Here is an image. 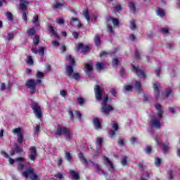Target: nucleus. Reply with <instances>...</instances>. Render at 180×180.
Masks as SVG:
<instances>
[{"label": "nucleus", "instance_id": "16", "mask_svg": "<svg viewBox=\"0 0 180 180\" xmlns=\"http://www.w3.org/2000/svg\"><path fill=\"white\" fill-rule=\"evenodd\" d=\"M63 136L67 141H70V140H72L74 137V133L72 132V131L70 130L68 128Z\"/></svg>", "mask_w": 180, "mask_h": 180}, {"label": "nucleus", "instance_id": "31", "mask_svg": "<svg viewBox=\"0 0 180 180\" xmlns=\"http://www.w3.org/2000/svg\"><path fill=\"white\" fill-rule=\"evenodd\" d=\"M103 143V141H102V138H97L96 141V144L97 146V147L101 148L102 147V143Z\"/></svg>", "mask_w": 180, "mask_h": 180}, {"label": "nucleus", "instance_id": "4", "mask_svg": "<svg viewBox=\"0 0 180 180\" xmlns=\"http://www.w3.org/2000/svg\"><path fill=\"white\" fill-rule=\"evenodd\" d=\"M22 176L24 178H30L31 180H37L39 179V176L35 174L34 171L32 168H28L25 172L22 173Z\"/></svg>", "mask_w": 180, "mask_h": 180}, {"label": "nucleus", "instance_id": "63", "mask_svg": "<svg viewBox=\"0 0 180 180\" xmlns=\"http://www.w3.org/2000/svg\"><path fill=\"white\" fill-rule=\"evenodd\" d=\"M25 168V165L18 163V170L22 171Z\"/></svg>", "mask_w": 180, "mask_h": 180}, {"label": "nucleus", "instance_id": "39", "mask_svg": "<svg viewBox=\"0 0 180 180\" xmlns=\"http://www.w3.org/2000/svg\"><path fill=\"white\" fill-rule=\"evenodd\" d=\"M6 16L7 19H8L9 20H13V15H12V13L7 12L6 13Z\"/></svg>", "mask_w": 180, "mask_h": 180}, {"label": "nucleus", "instance_id": "50", "mask_svg": "<svg viewBox=\"0 0 180 180\" xmlns=\"http://www.w3.org/2000/svg\"><path fill=\"white\" fill-rule=\"evenodd\" d=\"M161 32L165 35H167V34H168L169 33V30L167 28H162L161 29Z\"/></svg>", "mask_w": 180, "mask_h": 180}, {"label": "nucleus", "instance_id": "8", "mask_svg": "<svg viewBox=\"0 0 180 180\" xmlns=\"http://www.w3.org/2000/svg\"><path fill=\"white\" fill-rule=\"evenodd\" d=\"M94 92L96 96V99L97 101H101L102 99V96L103 95V87L102 86L96 85L94 88Z\"/></svg>", "mask_w": 180, "mask_h": 180}, {"label": "nucleus", "instance_id": "48", "mask_svg": "<svg viewBox=\"0 0 180 180\" xmlns=\"http://www.w3.org/2000/svg\"><path fill=\"white\" fill-rule=\"evenodd\" d=\"M38 53H39V56H41V57H43V56H44V48L40 47Z\"/></svg>", "mask_w": 180, "mask_h": 180}, {"label": "nucleus", "instance_id": "2", "mask_svg": "<svg viewBox=\"0 0 180 180\" xmlns=\"http://www.w3.org/2000/svg\"><path fill=\"white\" fill-rule=\"evenodd\" d=\"M66 60H67V61H69L70 65L66 66L65 74L69 78H71L72 77V74L74 72V69L72 68V67H74V65H75V60H74V58H72V56H71V55H68L66 56Z\"/></svg>", "mask_w": 180, "mask_h": 180}, {"label": "nucleus", "instance_id": "38", "mask_svg": "<svg viewBox=\"0 0 180 180\" xmlns=\"http://www.w3.org/2000/svg\"><path fill=\"white\" fill-rule=\"evenodd\" d=\"M15 35L13 33H8L7 35L6 36V40H12Z\"/></svg>", "mask_w": 180, "mask_h": 180}, {"label": "nucleus", "instance_id": "24", "mask_svg": "<svg viewBox=\"0 0 180 180\" xmlns=\"http://www.w3.org/2000/svg\"><path fill=\"white\" fill-rule=\"evenodd\" d=\"M65 160H67L68 162H71V161H72V156L71 155V153H70V151L68 150H65Z\"/></svg>", "mask_w": 180, "mask_h": 180}, {"label": "nucleus", "instance_id": "49", "mask_svg": "<svg viewBox=\"0 0 180 180\" xmlns=\"http://www.w3.org/2000/svg\"><path fill=\"white\" fill-rule=\"evenodd\" d=\"M39 36L36 35L33 39V43L34 44L37 45L39 44Z\"/></svg>", "mask_w": 180, "mask_h": 180}, {"label": "nucleus", "instance_id": "19", "mask_svg": "<svg viewBox=\"0 0 180 180\" xmlns=\"http://www.w3.org/2000/svg\"><path fill=\"white\" fill-rule=\"evenodd\" d=\"M32 23L36 26V27H39L40 26V20H39V15H35L32 18Z\"/></svg>", "mask_w": 180, "mask_h": 180}, {"label": "nucleus", "instance_id": "28", "mask_svg": "<svg viewBox=\"0 0 180 180\" xmlns=\"http://www.w3.org/2000/svg\"><path fill=\"white\" fill-rule=\"evenodd\" d=\"M94 43L97 47L101 46V37H99L98 35L94 37Z\"/></svg>", "mask_w": 180, "mask_h": 180}, {"label": "nucleus", "instance_id": "51", "mask_svg": "<svg viewBox=\"0 0 180 180\" xmlns=\"http://www.w3.org/2000/svg\"><path fill=\"white\" fill-rule=\"evenodd\" d=\"M63 174L61 173H57L56 174H55V177L59 180L63 179Z\"/></svg>", "mask_w": 180, "mask_h": 180}, {"label": "nucleus", "instance_id": "21", "mask_svg": "<svg viewBox=\"0 0 180 180\" xmlns=\"http://www.w3.org/2000/svg\"><path fill=\"white\" fill-rule=\"evenodd\" d=\"M93 123H94V126L95 129H101V121H99V119L94 118L93 120Z\"/></svg>", "mask_w": 180, "mask_h": 180}, {"label": "nucleus", "instance_id": "13", "mask_svg": "<svg viewBox=\"0 0 180 180\" xmlns=\"http://www.w3.org/2000/svg\"><path fill=\"white\" fill-rule=\"evenodd\" d=\"M36 157H37V150L36 147L32 146L30 148V154L28 155V158L31 161H34L36 160Z\"/></svg>", "mask_w": 180, "mask_h": 180}, {"label": "nucleus", "instance_id": "7", "mask_svg": "<svg viewBox=\"0 0 180 180\" xmlns=\"http://www.w3.org/2000/svg\"><path fill=\"white\" fill-rule=\"evenodd\" d=\"M12 133L14 134V136H17L18 142L20 144H22V143H23V132L22 131V128H15L12 130Z\"/></svg>", "mask_w": 180, "mask_h": 180}, {"label": "nucleus", "instance_id": "64", "mask_svg": "<svg viewBox=\"0 0 180 180\" xmlns=\"http://www.w3.org/2000/svg\"><path fill=\"white\" fill-rule=\"evenodd\" d=\"M72 36H73L74 39H78V36H79L78 32H72Z\"/></svg>", "mask_w": 180, "mask_h": 180}, {"label": "nucleus", "instance_id": "20", "mask_svg": "<svg viewBox=\"0 0 180 180\" xmlns=\"http://www.w3.org/2000/svg\"><path fill=\"white\" fill-rule=\"evenodd\" d=\"M50 33L53 34L56 37V39H60V36H58V34H57V32H56V30H54V27L51 25L49 26Z\"/></svg>", "mask_w": 180, "mask_h": 180}, {"label": "nucleus", "instance_id": "22", "mask_svg": "<svg viewBox=\"0 0 180 180\" xmlns=\"http://www.w3.org/2000/svg\"><path fill=\"white\" fill-rule=\"evenodd\" d=\"M94 68V65L92 63H88L85 65V72L89 74V72H91Z\"/></svg>", "mask_w": 180, "mask_h": 180}, {"label": "nucleus", "instance_id": "60", "mask_svg": "<svg viewBox=\"0 0 180 180\" xmlns=\"http://www.w3.org/2000/svg\"><path fill=\"white\" fill-rule=\"evenodd\" d=\"M66 49H67V48L65 47V45H64V44L60 45L61 53H64V51H65Z\"/></svg>", "mask_w": 180, "mask_h": 180}, {"label": "nucleus", "instance_id": "11", "mask_svg": "<svg viewBox=\"0 0 180 180\" xmlns=\"http://www.w3.org/2000/svg\"><path fill=\"white\" fill-rule=\"evenodd\" d=\"M132 67V71L139 77V78H146L147 75L145 74V72L140 69L139 67H136L134 64L131 65Z\"/></svg>", "mask_w": 180, "mask_h": 180}, {"label": "nucleus", "instance_id": "27", "mask_svg": "<svg viewBox=\"0 0 180 180\" xmlns=\"http://www.w3.org/2000/svg\"><path fill=\"white\" fill-rule=\"evenodd\" d=\"M108 22H112L114 26H117L119 25V20H117V18H113L112 17H110L108 19Z\"/></svg>", "mask_w": 180, "mask_h": 180}, {"label": "nucleus", "instance_id": "35", "mask_svg": "<svg viewBox=\"0 0 180 180\" xmlns=\"http://www.w3.org/2000/svg\"><path fill=\"white\" fill-rule=\"evenodd\" d=\"M131 89H133V86L131 85H126L124 86V92H130L131 91Z\"/></svg>", "mask_w": 180, "mask_h": 180}, {"label": "nucleus", "instance_id": "53", "mask_svg": "<svg viewBox=\"0 0 180 180\" xmlns=\"http://www.w3.org/2000/svg\"><path fill=\"white\" fill-rule=\"evenodd\" d=\"M60 95L61 96H63V98H65V96H67V91H65V90H61V91H60Z\"/></svg>", "mask_w": 180, "mask_h": 180}, {"label": "nucleus", "instance_id": "14", "mask_svg": "<svg viewBox=\"0 0 180 180\" xmlns=\"http://www.w3.org/2000/svg\"><path fill=\"white\" fill-rule=\"evenodd\" d=\"M103 158L105 161V165L108 167L109 171H110V172H115V165L113 162L107 157H104Z\"/></svg>", "mask_w": 180, "mask_h": 180}, {"label": "nucleus", "instance_id": "15", "mask_svg": "<svg viewBox=\"0 0 180 180\" xmlns=\"http://www.w3.org/2000/svg\"><path fill=\"white\" fill-rule=\"evenodd\" d=\"M68 128L65 127H63V126H58L57 129H56V136H59V137H61V136H64V134H65V131H67V129Z\"/></svg>", "mask_w": 180, "mask_h": 180}, {"label": "nucleus", "instance_id": "52", "mask_svg": "<svg viewBox=\"0 0 180 180\" xmlns=\"http://www.w3.org/2000/svg\"><path fill=\"white\" fill-rule=\"evenodd\" d=\"M112 127V129H115V131H117V130H119V125L117 124V123H113Z\"/></svg>", "mask_w": 180, "mask_h": 180}, {"label": "nucleus", "instance_id": "36", "mask_svg": "<svg viewBox=\"0 0 180 180\" xmlns=\"http://www.w3.org/2000/svg\"><path fill=\"white\" fill-rule=\"evenodd\" d=\"M27 64H28V65H33V58H32V56H27Z\"/></svg>", "mask_w": 180, "mask_h": 180}, {"label": "nucleus", "instance_id": "47", "mask_svg": "<svg viewBox=\"0 0 180 180\" xmlns=\"http://www.w3.org/2000/svg\"><path fill=\"white\" fill-rule=\"evenodd\" d=\"M160 165H161V159L158 158H155V165H156V167H160Z\"/></svg>", "mask_w": 180, "mask_h": 180}, {"label": "nucleus", "instance_id": "55", "mask_svg": "<svg viewBox=\"0 0 180 180\" xmlns=\"http://www.w3.org/2000/svg\"><path fill=\"white\" fill-rule=\"evenodd\" d=\"M109 136H110V137L113 139V137H115V136H116V132L113 130H111L109 133Z\"/></svg>", "mask_w": 180, "mask_h": 180}, {"label": "nucleus", "instance_id": "44", "mask_svg": "<svg viewBox=\"0 0 180 180\" xmlns=\"http://www.w3.org/2000/svg\"><path fill=\"white\" fill-rule=\"evenodd\" d=\"M35 134H39V131H40V124H37L34 128Z\"/></svg>", "mask_w": 180, "mask_h": 180}, {"label": "nucleus", "instance_id": "62", "mask_svg": "<svg viewBox=\"0 0 180 180\" xmlns=\"http://www.w3.org/2000/svg\"><path fill=\"white\" fill-rule=\"evenodd\" d=\"M108 30L110 33H113V28L109 24H108Z\"/></svg>", "mask_w": 180, "mask_h": 180}, {"label": "nucleus", "instance_id": "9", "mask_svg": "<svg viewBox=\"0 0 180 180\" xmlns=\"http://www.w3.org/2000/svg\"><path fill=\"white\" fill-rule=\"evenodd\" d=\"M68 113L71 120H74L75 119H77L78 120H79V122L82 120V115H81V112L79 111L70 110Z\"/></svg>", "mask_w": 180, "mask_h": 180}, {"label": "nucleus", "instance_id": "42", "mask_svg": "<svg viewBox=\"0 0 180 180\" xmlns=\"http://www.w3.org/2000/svg\"><path fill=\"white\" fill-rule=\"evenodd\" d=\"M34 33H36V31L34 30V28H30L27 31L28 36H33V34H34Z\"/></svg>", "mask_w": 180, "mask_h": 180}, {"label": "nucleus", "instance_id": "54", "mask_svg": "<svg viewBox=\"0 0 180 180\" xmlns=\"http://www.w3.org/2000/svg\"><path fill=\"white\" fill-rule=\"evenodd\" d=\"M22 19L25 22L27 21V15L26 14V12L25 11H22Z\"/></svg>", "mask_w": 180, "mask_h": 180}, {"label": "nucleus", "instance_id": "6", "mask_svg": "<svg viewBox=\"0 0 180 180\" xmlns=\"http://www.w3.org/2000/svg\"><path fill=\"white\" fill-rule=\"evenodd\" d=\"M31 108L33 110L36 117L41 120V117H43V112H41L40 105H39L37 103H34L32 104Z\"/></svg>", "mask_w": 180, "mask_h": 180}, {"label": "nucleus", "instance_id": "5", "mask_svg": "<svg viewBox=\"0 0 180 180\" xmlns=\"http://www.w3.org/2000/svg\"><path fill=\"white\" fill-rule=\"evenodd\" d=\"M78 156H79V158L80 161L84 165H86H86H91H91H94L98 171H101L102 170V167L99 165H96L91 160H89V161L86 160V159L85 158V157H84V155L82 153H79Z\"/></svg>", "mask_w": 180, "mask_h": 180}, {"label": "nucleus", "instance_id": "46", "mask_svg": "<svg viewBox=\"0 0 180 180\" xmlns=\"http://www.w3.org/2000/svg\"><path fill=\"white\" fill-rule=\"evenodd\" d=\"M77 102L80 105V106H82V105L85 103V100L82 98H77Z\"/></svg>", "mask_w": 180, "mask_h": 180}, {"label": "nucleus", "instance_id": "45", "mask_svg": "<svg viewBox=\"0 0 180 180\" xmlns=\"http://www.w3.org/2000/svg\"><path fill=\"white\" fill-rule=\"evenodd\" d=\"M56 22H57V23H58V25H64V23H65L64 19L61 18H57Z\"/></svg>", "mask_w": 180, "mask_h": 180}, {"label": "nucleus", "instance_id": "26", "mask_svg": "<svg viewBox=\"0 0 180 180\" xmlns=\"http://www.w3.org/2000/svg\"><path fill=\"white\" fill-rule=\"evenodd\" d=\"M70 175H72L73 179H79V173L78 172H75L74 170H70Z\"/></svg>", "mask_w": 180, "mask_h": 180}, {"label": "nucleus", "instance_id": "29", "mask_svg": "<svg viewBox=\"0 0 180 180\" xmlns=\"http://www.w3.org/2000/svg\"><path fill=\"white\" fill-rule=\"evenodd\" d=\"M121 164L123 167L127 165V156H123L121 159Z\"/></svg>", "mask_w": 180, "mask_h": 180}, {"label": "nucleus", "instance_id": "10", "mask_svg": "<svg viewBox=\"0 0 180 180\" xmlns=\"http://www.w3.org/2000/svg\"><path fill=\"white\" fill-rule=\"evenodd\" d=\"M26 85L29 88L32 95L36 94V81L33 79H29L26 82Z\"/></svg>", "mask_w": 180, "mask_h": 180}, {"label": "nucleus", "instance_id": "58", "mask_svg": "<svg viewBox=\"0 0 180 180\" xmlns=\"http://www.w3.org/2000/svg\"><path fill=\"white\" fill-rule=\"evenodd\" d=\"M129 8L131 9V12H134V4L133 3H129Z\"/></svg>", "mask_w": 180, "mask_h": 180}, {"label": "nucleus", "instance_id": "32", "mask_svg": "<svg viewBox=\"0 0 180 180\" xmlns=\"http://www.w3.org/2000/svg\"><path fill=\"white\" fill-rule=\"evenodd\" d=\"M63 6H64V4L59 3V2H56L53 5V9H58L60 8H63Z\"/></svg>", "mask_w": 180, "mask_h": 180}, {"label": "nucleus", "instance_id": "56", "mask_svg": "<svg viewBox=\"0 0 180 180\" xmlns=\"http://www.w3.org/2000/svg\"><path fill=\"white\" fill-rule=\"evenodd\" d=\"M43 77H44V73L41 72H37V78H43Z\"/></svg>", "mask_w": 180, "mask_h": 180}, {"label": "nucleus", "instance_id": "59", "mask_svg": "<svg viewBox=\"0 0 180 180\" xmlns=\"http://www.w3.org/2000/svg\"><path fill=\"white\" fill-rule=\"evenodd\" d=\"M52 44L55 47H58V46H60V43L58 41H56V40L52 41Z\"/></svg>", "mask_w": 180, "mask_h": 180}, {"label": "nucleus", "instance_id": "1", "mask_svg": "<svg viewBox=\"0 0 180 180\" xmlns=\"http://www.w3.org/2000/svg\"><path fill=\"white\" fill-rule=\"evenodd\" d=\"M155 108L158 111L157 115L153 116L150 124L155 129H160L162 126L161 120H162V116L164 115V110L162 106L158 103L155 105Z\"/></svg>", "mask_w": 180, "mask_h": 180}, {"label": "nucleus", "instance_id": "17", "mask_svg": "<svg viewBox=\"0 0 180 180\" xmlns=\"http://www.w3.org/2000/svg\"><path fill=\"white\" fill-rule=\"evenodd\" d=\"M77 50L78 51H80L82 53H83V54H85L87 53V51H89V47L84 45L83 44H79L78 46L77 47Z\"/></svg>", "mask_w": 180, "mask_h": 180}, {"label": "nucleus", "instance_id": "12", "mask_svg": "<svg viewBox=\"0 0 180 180\" xmlns=\"http://www.w3.org/2000/svg\"><path fill=\"white\" fill-rule=\"evenodd\" d=\"M153 89L155 92V98L156 99H158L161 95H162V93L161 92V86L160 85V83L155 82L153 84Z\"/></svg>", "mask_w": 180, "mask_h": 180}, {"label": "nucleus", "instance_id": "37", "mask_svg": "<svg viewBox=\"0 0 180 180\" xmlns=\"http://www.w3.org/2000/svg\"><path fill=\"white\" fill-rule=\"evenodd\" d=\"M84 16L88 22H89L91 20V18L89 17V11H88V10H86L84 12Z\"/></svg>", "mask_w": 180, "mask_h": 180}, {"label": "nucleus", "instance_id": "43", "mask_svg": "<svg viewBox=\"0 0 180 180\" xmlns=\"http://www.w3.org/2000/svg\"><path fill=\"white\" fill-rule=\"evenodd\" d=\"M130 29L131 30H136V22L134 21H131Z\"/></svg>", "mask_w": 180, "mask_h": 180}, {"label": "nucleus", "instance_id": "3", "mask_svg": "<svg viewBox=\"0 0 180 180\" xmlns=\"http://www.w3.org/2000/svg\"><path fill=\"white\" fill-rule=\"evenodd\" d=\"M103 103L101 107V112L104 113V115H109L110 112H113V107L112 105L108 104V101H109V98L106 96L103 98Z\"/></svg>", "mask_w": 180, "mask_h": 180}, {"label": "nucleus", "instance_id": "57", "mask_svg": "<svg viewBox=\"0 0 180 180\" xmlns=\"http://www.w3.org/2000/svg\"><path fill=\"white\" fill-rule=\"evenodd\" d=\"M172 92V90H171V89H167L166 90V97L168 98V96L171 95Z\"/></svg>", "mask_w": 180, "mask_h": 180}, {"label": "nucleus", "instance_id": "25", "mask_svg": "<svg viewBox=\"0 0 180 180\" xmlns=\"http://www.w3.org/2000/svg\"><path fill=\"white\" fill-rule=\"evenodd\" d=\"M134 89L139 94L141 92V83L139 81H136L134 84Z\"/></svg>", "mask_w": 180, "mask_h": 180}, {"label": "nucleus", "instance_id": "30", "mask_svg": "<svg viewBox=\"0 0 180 180\" xmlns=\"http://www.w3.org/2000/svg\"><path fill=\"white\" fill-rule=\"evenodd\" d=\"M156 12H157V15L158 16H160V18H162V16H164V15H165V12L164 11V10H162L161 8H158Z\"/></svg>", "mask_w": 180, "mask_h": 180}, {"label": "nucleus", "instance_id": "18", "mask_svg": "<svg viewBox=\"0 0 180 180\" xmlns=\"http://www.w3.org/2000/svg\"><path fill=\"white\" fill-rule=\"evenodd\" d=\"M27 6H29V1L27 0H20V9L21 11H26Z\"/></svg>", "mask_w": 180, "mask_h": 180}, {"label": "nucleus", "instance_id": "41", "mask_svg": "<svg viewBox=\"0 0 180 180\" xmlns=\"http://www.w3.org/2000/svg\"><path fill=\"white\" fill-rule=\"evenodd\" d=\"M97 70H103L104 65L102 63H97L96 65Z\"/></svg>", "mask_w": 180, "mask_h": 180}, {"label": "nucleus", "instance_id": "61", "mask_svg": "<svg viewBox=\"0 0 180 180\" xmlns=\"http://www.w3.org/2000/svg\"><path fill=\"white\" fill-rule=\"evenodd\" d=\"M145 151L147 154H150L151 153V148L150 146H146Z\"/></svg>", "mask_w": 180, "mask_h": 180}, {"label": "nucleus", "instance_id": "23", "mask_svg": "<svg viewBox=\"0 0 180 180\" xmlns=\"http://www.w3.org/2000/svg\"><path fill=\"white\" fill-rule=\"evenodd\" d=\"M1 91H11V84L7 86L4 83H1L0 86Z\"/></svg>", "mask_w": 180, "mask_h": 180}, {"label": "nucleus", "instance_id": "40", "mask_svg": "<svg viewBox=\"0 0 180 180\" xmlns=\"http://www.w3.org/2000/svg\"><path fill=\"white\" fill-rule=\"evenodd\" d=\"M117 64H119V59L115 57L112 59V65L113 67H117Z\"/></svg>", "mask_w": 180, "mask_h": 180}, {"label": "nucleus", "instance_id": "33", "mask_svg": "<svg viewBox=\"0 0 180 180\" xmlns=\"http://www.w3.org/2000/svg\"><path fill=\"white\" fill-rule=\"evenodd\" d=\"M70 78H73L74 79L78 80L81 78V75H79V73L78 72H73L72 77Z\"/></svg>", "mask_w": 180, "mask_h": 180}, {"label": "nucleus", "instance_id": "34", "mask_svg": "<svg viewBox=\"0 0 180 180\" xmlns=\"http://www.w3.org/2000/svg\"><path fill=\"white\" fill-rule=\"evenodd\" d=\"M163 146V153H167L168 151V149L169 148V143L168 142H166L162 144Z\"/></svg>", "mask_w": 180, "mask_h": 180}]
</instances>
